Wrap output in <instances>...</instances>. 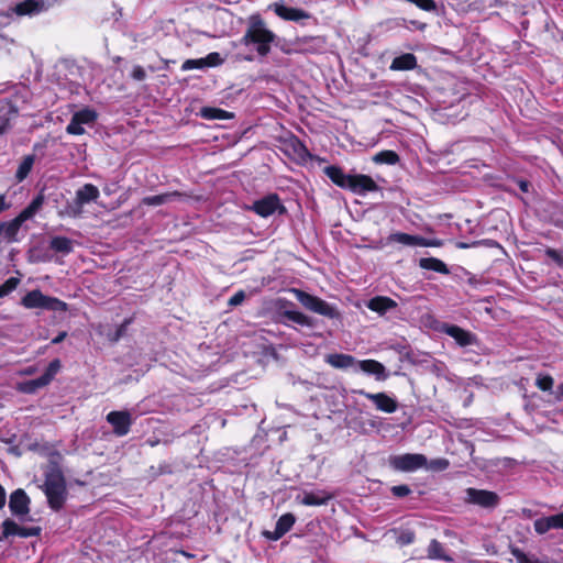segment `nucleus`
<instances>
[{"mask_svg": "<svg viewBox=\"0 0 563 563\" xmlns=\"http://www.w3.org/2000/svg\"><path fill=\"white\" fill-rule=\"evenodd\" d=\"M276 34L266 27V24L260 14L251 15L245 33L240 40L244 46L253 45L261 57H266L271 53L272 44L276 40Z\"/></svg>", "mask_w": 563, "mask_h": 563, "instance_id": "obj_1", "label": "nucleus"}, {"mask_svg": "<svg viewBox=\"0 0 563 563\" xmlns=\"http://www.w3.org/2000/svg\"><path fill=\"white\" fill-rule=\"evenodd\" d=\"M43 492L52 510L59 511L64 507L67 498V487L62 470L54 467L45 473Z\"/></svg>", "mask_w": 563, "mask_h": 563, "instance_id": "obj_2", "label": "nucleus"}, {"mask_svg": "<svg viewBox=\"0 0 563 563\" xmlns=\"http://www.w3.org/2000/svg\"><path fill=\"white\" fill-rule=\"evenodd\" d=\"M291 292H294L296 299L308 310L318 313L320 316L327 317L329 319H339L340 312L336 307L330 305L325 300L320 297L313 296L311 294L306 292L305 290L292 288Z\"/></svg>", "mask_w": 563, "mask_h": 563, "instance_id": "obj_3", "label": "nucleus"}, {"mask_svg": "<svg viewBox=\"0 0 563 563\" xmlns=\"http://www.w3.org/2000/svg\"><path fill=\"white\" fill-rule=\"evenodd\" d=\"M245 209L253 211L262 218H268L275 213L279 216L287 213V209L277 194H268L255 200L251 206H246Z\"/></svg>", "mask_w": 563, "mask_h": 563, "instance_id": "obj_4", "label": "nucleus"}, {"mask_svg": "<svg viewBox=\"0 0 563 563\" xmlns=\"http://www.w3.org/2000/svg\"><path fill=\"white\" fill-rule=\"evenodd\" d=\"M389 463L397 471L413 472L426 467L428 460L423 454L405 453L401 455L391 456Z\"/></svg>", "mask_w": 563, "mask_h": 563, "instance_id": "obj_5", "label": "nucleus"}, {"mask_svg": "<svg viewBox=\"0 0 563 563\" xmlns=\"http://www.w3.org/2000/svg\"><path fill=\"white\" fill-rule=\"evenodd\" d=\"M31 498L23 488H16L9 496V509L12 516L24 521L31 511Z\"/></svg>", "mask_w": 563, "mask_h": 563, "instance_id": "obj_6", "label": "nucleus"}, {"mask_svg": "<svg viewBox=\"0 0 563 563\" xmlns=\"http://www.w3.org/2000/svg\"><path fill=\"white\" fill-rule=\"evenodd\" d=\"M99 198V189L92 184H86L76 191L75 205L68 207V214L78 217L85 203L96 201Z\"/></svg>", "mask_w": 563, "mask_h": 563, "instance_id": "obj_7", "label": "nucleus"}, {"mask_svg": "<svg viewBox=\"0 0 563 563\" xmlns=\"http://www.w3.org/2000/svg\"><path fill=\"white\" fill-rule=\"evenodd\" d=\"M106 420L111 424L113 433L117 437L126 435L130 432L131 426L133 423L132 416L128 410L110 411L107 415Z\"/></svg>", "mask_w": 563, "mask_h": 563, "instance_id": "obj_8", "label": "nucleus"}, {"mask_svg": "<svg viewBox=\"0 0 563 563\" xmlns=\"http://www.w3.org/2000/svg\"><path fill=\"white\" fill-rule=\"evenodd\" d=\"M466 501L473 505L481 506L483 508L492 509L497 507L499 504V496L492 490L467 488L466 489Z\"/></svg>", "mask_w": 563, "mask_h": 563, "instance_id": "obj_9", "label": "nucleus"}, {"mask_svg": "<svg viewBox=\"0 0 563 563\" xmlns=\"http://www.w3.org/2000/svg\"><path fill=\"white\" fill-rule=\"evenodd\" d=\"M354 394H358L364 396L365 398L372 400L376 406V409L386 412L393 413L398 409V402L395 398L390 397L386 393H376L371 394L365 391L364 389L353 390Z\"/></svg>", "mask_w": 563, "mask_h": 563, "instance_id": "obj_10", "label": "nucleus"}, {"mask_svg": "<svg viewBox=\"0 0 563 563\" xmlns=\"http://www.w3.org/2000/svg\"><path fill=\"white\" fill-rule=\"evenodd\" d=\"M2 537L7 539L12 536H18L20 538H30V537H40L42 532V528L36 527H21L12 519H5L2 525Z\"/></svg>", "mask_w": 563, "mask_h": 563, "instance_id": "obj_11", "label": "nucleus"}, {"mask_svg": "<svg viewBox=\"0 0 563 563\" xmlns=\"http://www.w3.org/2000/svg\"><path fill=\"white\" fill-rule=\"evenodd\" d=\"M388 243H399L406 246H438L439 243L420 235H411L405 232H394L387 238Z\"/></svg>", "mask_w": 563, "mask_h": 563, "instance_id": "obj_12", "label": "nucleus"}, {"mask_svg": "<svg viewBox=\"0 0 563 563\" xmlns=\"http://www.w3.org/2000/svg\"><path fill=\"white\" fill-rule=\"evenodd\" d=\"M286 153L298 164H306L313 158L306 144L295 135L287 141Z\"/></svg>", "mask_w": 563, "mask_h": 563, "instance_id": "obj_13", "label": "nucleus"}, {"mask_svg": "<svg viewBox=\"0 0 563 563\" xmlns=\"http://www.w3.org/2000/svg\"><path fill=\"white\" fill-rule=\"evenodd\" d=\"M379 187L376 181L369 175L365 174L351 175L350 184L347 185V190L356 195H365L367 192L377 191Z\"/></svg>", "mask_w": 563, "mask_h": 563, "instance_id": "obj_14", "label": "nucleus"}, {"mask_svg": "<svg viewBox=\"0 0 563 563\" xmlns=\"http://www.w3.org/2000/svg\"><path fill=\"white\" fill-rule=\"evenodd\" d=\"M296 522V517L291 512L282 515L276 521L274 531H264V537L272 541L282 539L288 531L291 530Z\"/></svg>", "mask_w": 563, "mask_h": 563, "instance_id": "obj_15", "label": "nucleus"}, {"mask_svg": "<svg viewBox=\"0 0 563 563\" xmlns=\"http://www.w3.org/2000/svg\"><path fill=\"white\" fill-rule=\"evenodd\" d=\"M273 10L278 18L285 21L299 22L301 20H308L310 18V14L302 9L287 7L280 3H275L273 5Z\"/></svg>", "mask_w": 563, "mask_h": 563, "instance_id": "obj_16", "label": "nucleus"}, {"mask_svg": "<svg viewBox=\"0 0 563 563\" xmlns=\"http://www.w3.org/2000/svg\"><path fill=\"white\" fill-rule=\"evenodd\" d=\"M533 528L538 534H544L551 529L563 530V511L556 515L536 519L533 522Z\"/></svg>", "mask_w": 563, "mask_h": 563, "instance_id": "obj_17", "label": "nucleus"}, {"mask_svg": "<svg viewBox=\"0 0 563 563\" xmlns=\"http://www.w3.org/2000/svg\"><path fill=\"white\" fill-rule=\"evenodd\" d=\"M189 198H190V195L175 190V191L164 192V194H159V195H155V196L144 197L142 202L146 206H161V205L174 201V200H185V199H189Z\"/></svg>", "mask_w": 563, "mask_h": 563, "instance_id": "obj_18", "label": "nucleus"}, {"mask_svg": "<svg viewBox=\"0 0 563 563\" xmlns=\"http://www.w3.org/2000/svg\"><path fill=\"white\" fill-rule=\"evenodd\" d=\"M444 332L461 346H468L476 342V336L472 332L455 324L446 325Z\"/></svg>", "mask_w": 563, "mask_h": 563, "instance_id": "obj_19", "label": "nucleus"}, {"mask_svg": "<svg viewBox=\"0 0 563 563\" xmlns=\"http://www.w3.org/2000/svg\"><path fill=\"white\" fill-rule=\"evenodd\" d=\"M45 10L43 0H24L12 8V11L19 16L37 14Z\"/></svg>", "mask_w": 563, "mask_h": 563, "instance_id": "obj_20", "label": "nucleus"}, {"mask_svg": "<svg viewBox=\"0 0 563 563\" xmlns=\"http://www.w3.org/2000/svg\"><path fill=\"white\" fill-rule=\"evenodd\" d=\"M398 307V303L386 296H376L368 300L367 308L378 314L383 316L387 311Z\"/></svg>", "mask_w": 563, "mask_h": 563, "instance_id": "obj_21", "label": "nucleus"}, {"mask_svg": "<svg viewBox=\"0 0 563 563\" xmlns=\"http://www.w3.org/2000/svg\"><path fill=\"white\" fill-rule=\"evenodd\" d=\"M323 173L334 185L342 189H347L351 175L345 174L340 166H327L323 168Z\"/></svg>", "mask_w": 563, "mask_h": 563, "instance_id": "obj_22", "label": "nucleus"}, {"mask_svg": "<svg viewBox=\"0 0 563 563\" xmlns=\"http://www.w3.org/2000/svg\"><path fill=\"white\" fill-rule=\"evenodd\" d=\"M44 201L45 196L41 191L15 218L23 224L25 221L32 219L38 212V210L43 207Z\"/></svg>", "mask_w": 563, "mask_h": 563, "instance_id": "obj_23", "label": "nucleus"}, {"mask_svg": "<svg viewBox=\"0 0 563 563\" xmlns=\"http://www.w3.org/2000/svg\"><path fill=\"white\" fill-rule=\"evenodd\" d=\"M332 498V495L327 490L305 493L300 504L305 506H322L327 505Z\"/></svg>", "mask_w": 563, "mask_h": 563, "instance_id": "obj_24", "label": "nucleus"}, {"mask_svg": "<svg viewBox=\"0 0 563 563\" xmlns=\"http://www.w3.org/2000/svg\"><path fill=\"white\" fill-rule=\"evenodd\" d=\"M417 67V57L412 53H405L395 57L390 64L391 70H412Z\"/></svg>", "mask_w": 563, "mask_h": 563, "instance_id": "obj_25", "label": "nucleus"}, {"mask_svg": "<svg viewBox=\"0 0 563 563\" xmlns=\"http://www.w3.org/2000/svg\"><path fill=\"white\" fill-rule=\"evenodd\" d=\"M325 362L334 368H347L353 366L357 361L351 354L332 353L327 355Z\"/></svg>", "mask_w": 563, "mask_h": 563, "instance_id": "obj_26", "label": "nucleus"}, {"mask_svg": "<svg viewBox=\"0 0 563 563\" xmlns=\"http://www.w3.org/2000/svg\"><path fill=\"white\" fill-rule=\"evenodd\" d=\"M1 225V235L4 236L7 242L12 243L18 241V234L22 227V223L13 218L11 221L0 222Z\"/></svg>", "mask_w": 563, "mask_h": 563, "instance_id": "obj_27", "label": "nucleus"}, {"mask_svg": "<svg viewBox=\"0 0 563 563\" xmlns=\"http://www.w3.org/2000/svg\"><path fill=\"white\" fill-rule=\"evenodd\" d=\"M419 266L422 269L433 271L443 275L450 274L448 265L437 257H421L419 260Z\"/></svg>", "mask_w": 563, "mask_h": 563, "instance_id": "obj_28", "label": "nucleus"}, {"mask_svg": "<svg viewBox=\"0 0 563 563\" xmlns=\"http://www.w3.org/2000/svg\"><path fill=\"white\" fill-rule=\"evenodd\" d=\"M45 296L40 289L31 290L22 297L21 305L26 309H41Z\"/></svg>", "mask_w": 563, "mask_h": 563, "instance_id": "obj_29", "label": "nucleus"}, {"mask_svg": "<svg viewBox=\"0 0 563 563\" xmlns=\"http://www.w3.org/2000/svg\"><path fill=\"white\" fill-rule=\"evenodd\" d=\"M199 115L206 120H228L234 117L233 113L214 107H202Z\"/></svg>", "mask_w": 563, "mask_h": 563, "instance_id": "obj_30", "label": "nucleus"}, {"mask_svg": "<svg viewBox=\"0 0 563 563\" xmlns=\"http://www.w3.org/2000/svg\"><path fill=\"white\" fill-rule=\"evenodd\" d=\"M280 316L287 318L288 320H290L301 327L312 328L316 324V322L312 318L306 316L305 313H302L300 311L286 309L284 311H280Z\"/></svg>", "mask_w": 563, "mask_h": 563, "instance_id": "obj_31", "label": "nucleus"}, {"mask_svg": "<svg viewBox=\"0 0 563 563\" xmlns=\"http://www.w3.org/2000/svg\"><path fill=\"white\" fill-rule=\"evenodd\" d=\"M428 558L432 560H442L450 562L452 558L446 554L443 544L437 539H432L428 547Z\"/></svg>", "mask_w": 563, "mask_h": 563, "instance_id": "obj_32", "label": "nucleus"}, {"mask_svg": "<svg viewBox=\"0 0 563 563\" xmlns=\"http://www.w3.org/2000/svg\"><path fill=\"white\" fill-rule=\"evenodd\" d=\"M357 364L363 372L375 375L377 378H380L385 373V366L376 360H363L358 361Z\"/></svg>", "mask_w": 563, "mask_h": 563, "instance_id": "obj_33", "label": "nucleus"}, {"mask_svg": "<svg viewBox=\"0 0 563 563\" xmlns=\"http://www.w3.org/2000/svg\"><path fill=\"white\" fill-rule=\"evenodd\" d=\"M49 246L53 251L63 254L73 252V242L66 236H55L51 240Z\"/></svg>", "mask_w": 563, "mask_h": 563, "instance_id": "obj_34", "label": "nucleus"}, {"mask_svg": "<svg viewBox=\"0 0 563 563\" xmlns=\"http://www.w3.org/2000/svg\"><path fill=\"white\" fill-rule=\"evenodd\" d=\"M34 161H35L34 155H26L23 157V159L19 164L16 173H15V178L19 183L23 181L29 176V174L31 173L32 167L34 165Z\"/></svg>", "mask_w": 563, "mask_h": 563, "instance_id": "obj_35", "label": "nucleus"}, {"mask_svg": "<svg viewBox=\"0 0 563 563\" xmlns=\"http://www.w3.org/2000/svg\"><path fill=\"white\" fill-rule=\"evenodd\" d=\"M45 386H47V384L40 376V377H37L35 379H30V380H25V382L19 383L18 384V390L21 391V393H24V394H34L38 389H41V388H43Z\"/></svg>", "mask_w": 563, "mask_h": 563, "instance_id": "obj_36", "label": "nucleus"}, {"mask_svg": "<svg viewBox=\"0 0 563 563\" xmlns=\"http://www.w3.org/2000/svg\"><path fill=\"white\" fill-rule=\"evenodd\" d=\"M41 309L47 311L65 312L68 309V305L56 297L45 296Z\"/></svg>", "mask_w": 563, "mask_h": 563, "instance_id": "obj_37", "label": "nucleus"}, {"mask_svg": "<svg viewBox=\"0 0 563 563\" xmlns=\"http://www.w3.org/2000/svg\"><path fill=\"white\" fill-rule=\"evenodd\" d=\"M73 118L81 125L91 124L97 120L98 113L93 109L84 108V109L75 112L73 114Z\"/></svg>", "mask_w": 563, "mask_h": 563, "instance_id": "obj_38", "label": "nucleus"}, {"mask_svg": "<svg viewBox=\"0 0 563 563\" xmlns=\"http://www.w3.org/2000/svg\"><path fill=\"white\" fill-rule=\"evenodd\" d=\"M374 161L379 164L395 165L399 162V155L395 151L384 150L375 155Z\"/></svg>", "mask_w": 563, "mask_h": 563, "instance_id": "obj_39", "label": "nucleus"}, {"mask_svg": "<svg viewBox=\"0 0 563 563\" xmlns=\"http://www.w3.org/2000/svg\"><path fill=\"white\" fill-rule=\"evenodd\" d=\"M59 368H60V361L58 358H55L48 364L44 374L41 375V377L48 385L54 379V377L58 373Z\"/></svg>", "mask_w": 563, "mask_h": 563, "instance_id": "obj_40", "label": "nucleus"}, {"mask_svg": "<svg viewBox=\"0 0 563 563\" xmlns=\"http://www.w3.org/2000/svg\"><path fill=\"white\" fill-rule=\"evenodd\" d=\"M59 368H60V361L58 358H55L48 364L44 374L41 375V377L48 385L54 379V377L58 373Z\"/></svg>", "mask_w": 563, "mask_h": 563, "instance_id": "obj_41", "label": "nucleus"}, {"mask_svg": "<svg viewBox=\"0 0 563 563\" xmlns=\"http://www.w3.org/2000/svg\"><path fill=\"white\" fill-rule=\"evenodd\" d=\"M554 385V379L549 374H539L536 378V386L542 391H551Z\"/></svg>", "mask_w": 563, "mask_h": 563, "instance_id": "obj_42", "label": "nucleus"}, {"mask_svg": "<svg viewBox=\"0 0 563 563\" xmlns=\"http://www.w3.org/2000/svg\"><path fill=\"white\" fill-rule=\"evenodd\" d=\"M21 280L18 277H10L0 285V299L10 295L20 285Z\"/></svg>", "mask_w": 563, "mask_h": 563, "instance_id": "obj_43", "label": "nucleus"}, {"mask_svg": "<svg viewBox=\"0 0 563 563\" xmlns=\"http://www.w3.org/2000/svg\"><path fill=\"white\" fill-rule=\"evenodd\" d=\"M416 540V533L415 531L410 529L401 530L399 534L397 536V543L401 547L409 545L413 543Z\"/></svg>", "mask_w": 563, "mask_h": 563, "instance_id": "obj_44", "label": "nucleus"}, {"mask_svg": "<svg viewBox=\"0 0 563 563\" xmlns=\"http://www.w3.org/2000/svg\"><path fill=\"white\" fill-rule=\"evenodd\" d=\"M203 60L206 67H218L224 63V58L218 52L209 53Z\"/></svg>", "mask_w": 563, "mask_h": 563, "instance_id": "obj_45", "label": "nucleus"}, {"mask_svg": "<svg viewBox=\"0 0 563 563\" xmlns=\"http://www.w3.org/2000/svg\"><path fill=\"white\" fill-rule=\"evenodd\" d=\"M450 466L449 460L444 457L433 459L428 462L426 467H429L433 471H445Z\"/></svg>", "mask_w": 563, "mask_h": 563, "instance_id": "obj_46", "label": "nucleus"}, {"mask_svg": "<svg viewBox=\"0 0 563 563\" xmlns=\"http://www.w3.org/2000/svg\"><path fill=\"white\" fill-rule=\"evenodd\" d=\"M206 68L203 58L197 59H186L181 65V70H191V69H203Z\"/></svg>", "mask_w": 563, "mask_h": 563, "instance_id": "obj_47", "label": "nucleus"}, {"mask_svg": "<svg viewBox=\"0 0 563 563\" xmlns=\"http://www.w3.org/2000/svg\"><path fill=\"white\" fill-rule=\"evenodd\" d=\"M545 255L551 258L560 268H563V253L555 250V249H552V247H547L545 249Z\"/></svg>", "mask_w": 563, "mask_h": 563, "instance_id": "obj_48", "label": "nucleus"}, {"mask_svg": "<svg viewBox=\"0 0 563 563\" xmlns=\"http://www.w3.org/2000/svg\"><path fill=\"white\" fill-rule=\"evenodd\" d=\"M410 3L416 4L419 9L423 11H434L437 9V3L434 0H407Z\"/></svg>", "mask_w": 563, "mask_h": 563, "instance_id": "obj_49", "label": "nucleus"}, {"mask_svg": "<svg viewBox=\"0 0 563 563\" xmlns=\"http://www.w3.org/2000/svg\"><path fill=\"white\" fill-rule=\"evenodd\" d=\"M66 132L70 135H82L85 133V129L71 117L70 122L66 126Z\"/></svg>", "mask_w": 563, "mask_h": 563, "instance_id": "obj_50", "label": "nucleus"}, {"mask_svg": "<svg viewBox=\"0 0 563 563\" xmlns=\"http://www.w3.org/2000/svg\"><path fill=\"white\" fill-rule=\"evenodd\" d=\"M391 494L395 497L402 498L408 496L411 493V489L408 485H396L390 488Z\"/></svg>", "mask_w": 563, "mask_h": 563, "instance_id": "obj_51", "label": "nucleus"}, {"mask_svg": "<svg viewBox=\"0 0 563 563\" xmlns=\"http://www.w3.org/2000/svg\"><path fill=\"white\" fill-rule=\"evenodd\" d=\"M246 295H245V291L244 290H239L236 291L228 301V305L230 307H235V306H239L241 305L244 299H245Z\"/></svg>", "mask_w": 563, "mask_h": 563, "instance_id": "obj_52", "label": "nucleus"}, {"mask_svg": "<svg viewBox=\"0 0 563 563\" xmlns=\"http://www.w3.org/2000/svg\"><path fill=\"white\" fill-rule=\"evenodd\" d=\"M131 323V319H125L115 330L112 341H118L126 333L128 325Z\"/></svg>", "mask_w": 563, "mask_h": 563, "instance_id": "obj_53", "label": "nucleus"}, {"mask_svg": "<svg viewBox=\"0 0 563 563\" xmlns=\"http://www.w3.org/2000/svg\"><path fill=\"white\" fill-rule=\"evenodd\" d=\"M131 77L136 81H143L146 78V71L142 66L136 65L132 69Z\"/></svg>", "mask_w": 563, "mask_h": 563, "instance_id": "obj_54", "label": "nucleus"}, {"mask_svg": "<svg viewBox=\"0 0 563 563\" xmlns=\"http://www.w3.org/2000/svg\"><path fill=\"white\" fill-rule=\"evenodd\" d=\"M11 208V202L7 200V196L4 194L0 195V214Z\"/></svg>", "mask_w": 563, "mask_h": 563, "instance_id": "obj_55", "label": "nucleus"}, {"mask_svg": "<svg viewBox=\"0 0 563 563\" xmlns=\"http://www.w3.org/2000/svg\"><path fill=\"white\" fill-rule=\"evenodd\" d=\"M10 128L8 118H0V135L3 134Z\"/></svg>", "mask_w": 563, "mask_h": 563, "instance_id": "obj_56", "label": "nucleus"}, {"mask_svg": "<svg viewBox=\"0 0 563 563\" xmlns=\"http://www.w3.org/2000/svg\"><path fill=\"white\" fill-rule=\"evenodd\" d=\"M474 244H485L489 247H501L500 244L494 240H483V241L475 242Z\"/></svg>", "mask_w": 563, "mask_h": 563, "instance_id": "obj_57", "label": "nucleus"}, {"mask_svg": "<svg viewBox=\"0 0 563 563\" xmlns=\"http://www.w3.org/2000/svg\"><path fill=\"white\" fill-rule=\"evenodd\" d=\"M294 306V302L287 300V299H279L278 300V309L280 310L282 308H286V307H292Z\"/></svg>", "mask_w": 563, "mask_h": 563, "instance_id": "obj_58", "label": "nucleus"}, {"mask_svg": "<svg viewBox=\"0 0 563 563\" xmlns=\"http://www.w3.org/2000/svg\"><path fill=\"white\" fill-rule=\"evenodd\" d=\"M67 333L66 332H60L57 336H55L53 340H52V343L53 344H58L60 343L65 338H66Z\"/></svg>", "mask_w": 563, "mask_h": 563, "instance_id": "obj_59", "label": "nucleus"}, {"mask_svg": "<svg viewBox=\"0 0 563 563\" xmlns=\"http://www.w3.org/2000/svg\"><path fill=\"white\" fill-rule=\"evenodd\" d=\"M556 399L558 400L563 399V382L556 388Z\"/></svg>", "mask_w": 563, "mask_h": 563, "instance_id": "obj_60", "label": "nucleus"}, {"mask_svg": "<svg viewBox=\"0 0 563 563\" xmlns=\"http://www.w3.org/2000/svg\"><path fill=\"white\" fill-rule=\"evenodd\" d=\"M529 183L528 181H521L520 183V189L525 192L528 191Z\"/></svg>", "mask_w": 563, "mask_h": 563, "instance_id": "obj_61", "label": "nucleus"}, {"mask_svg": "<svg viewBox=\"0 0 563 563\" xmlns=\"http://www.w3.org/2000/svg\"><path fill=\"white\" fill-rule=\"evenodd\" d=\"M57 0H43V5L47 9L49 5L54 4Z\"/></svg>", "mask_w": 563, "mask_h": 563, "instance_id": "obj_62", "label": "nucleus"}, {"mask_svg": "<svg viewBox=\"0 0 563 563\" xmlns=\"http://www.w3.org/2000/svg\"><path fill=\"white\" fill-rule=\"evenodd\" d=\"M34 372H35V369H34L33 367H29V368H26V369L24 371V374H26V375H31V374H33Z\"/></svg>", "mask_w": 563, "mask_h": 563, "instance_id": "obj_63", "label": "nucleus"}, {"mask_svg": "<svg viewBox=\"0 0 563 563\" xmlns=\"http://www.w3.org/2000/svg\"><path fill=\"white\" fill-rule=\"evenodd\" d=\"M180 553L186 556V558H194V554L189 553V552H186L184 550L180 551Z\"/></svg>", "mask_w": 563, "mask_h": 563, "instance_id": "obj_64", "label": "nucleus"}]
</instances>
